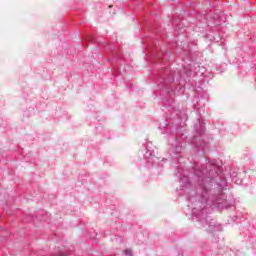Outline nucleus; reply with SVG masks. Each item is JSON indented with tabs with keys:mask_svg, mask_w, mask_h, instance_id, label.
<instances>
[{
	"mask_svg": "<svg viewBox=\"0 0 256 256\" xmlns=\"http://www.w3.org/2000/svg\"><path fill=\"white\" fill-rule=\"evenodd\" d=\"M125 253L126 255H131V250H126Z\"/></svg>",
	"mask_w": 256,
	"mask_h": 256,
	"instance_id": "1",
	"label": "nucleus"
}]
</instances>
